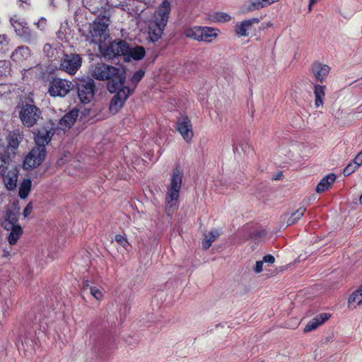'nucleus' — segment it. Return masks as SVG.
Segmentation results:
<instances>
[{
	"mask_svg": "<svg viewBox=\"0 0 362 362\" xmlns=\"http://www.w3.org/2000/svg\"><path fill=\"white\" fill-rule=\"evenodd\" d=\"M325 86L316 84L314 86V95H315V105L319 107L323 105V100L325 95Z\"/></svg>",
	"mask_w": 362,
	"mask_h": 362,
	"instance_id": "obj_24",
	"label": "nucleus"
},
{
	"mask_svg": "<svg viewBox=\"0 0 362 362\" xmlns=\"http://www.w3.org/2000/svg\"><path fill=\"white\" fill-rule=\"evenodd\" d=\"M32 182L30 178L24 179L20 184L18 196L21 199H25L31 190Z\"/></svg>",
	"mask_w": 362,
	"mask_h": 362,
	"instance_id": "obj_26",
	"label": "nucleus"
},
{
	"mask_svg": "<svg viewBox=\"0 0 362 362\" xmlns=\"http://www.w3.org/2000/svg\"><path fill=\"white\" fill-rule=\"evenodd\" d=\"M31 54L30 48L25 45L18 46L12 52L11 58L13 62H22L28 59Z\"/></svg>",
	"mask_w": 362,
	"mask_h": 362,
	"instance_id": "obj_18",
	"label": "nucleus"
},
{
	"mask_svg": "<svg viewBox=\"0 0 362 362\" xmlns=\"http://www.w3.org/2000/svg\"><path fill=\"white\" fill-rule=\"evenodd\" d=\"M88 286V284L86 282L83 286V289H86V288Z\"/></svg>",
	"mask_w": 362,
	"mask_h": 362,
	"instance_id": "obj_54",
	"label": "nucleus"
},
{
	"mask_svg": "<svg viewBox=\"0 0 362 362\" xmlns=\"http://www.w3.org/2000/svg\"><path fill=\"white\" fill-rule=\"evenodd\" d=\"M7 36L6 35H0V45H1L4 42H6Z\"/></svg>",
	"mask_w": 362,
	"mask_h": 362,
	"instance_id": "obj_46",
	"label": "nucleus"
},
{
	"mask_svg": "<svg viewBox=\"0 0 362 362\" xmlns=\"http://www.w3.org/2000/svg\"><path fill=\"white\" fill-rule=\"evenodd\" d=\"M250 21H242L240 24L235 25V33L238 36H247V30L250 28L248 24Z\"/></svg>",
	"mask_w": 362,
	"mask_h": 362,
	"instance_id": "obj_29",
	"label": "nucleus"
},
{
	"mask_svg": "<svg viewBox=\"0 0 362 362\" xmlns=\"http://www.w3.org/2000/svg\"><path fill=\"white\" fill-rule=\"evenodd\" d=\"M183 172L179 166H176L170 175V184L167 187V192L165 195V212L170 214L173 212V208L178 206L177 202L181 189Z\"/></svg>",
	"mask_w": 362,
	"mask_h": 362,
	"instance_id": "obj_3",
	"label": "nucleus"
},
{
	"mask_svg": "<svg viewBox=\"0 0 362 362\" xmlns=\"http://www.w3.org/2000/svg\"><path fill=\"white\" fill-rule=\"evenodd\" d=\"M46 48H49L50 49L51 48V46L49 45V44H46L44 47V50L45 51L46 50Z\"/></svg>",
	"mask_w": 362,
	"mask_h": 362,
	"instance_id": "obj_51",
	"label": "nucleus"
},
{
	"mask_svg": "<svg viewBox=\"0 0 362 362\" xmlns=\"http://www.w3.org/2000/svg\"><path fill=\"white\" fill-rule=\"evenodd\" d=\"M239 148H240L243 151H245V148H246V144H240L237 146L235 143L233 144V150L234 153H238L239 151Z\"/></svg>",
	"mask_w": 362,
	"mask_h": 362,
	"instance_id": "obj_42",
	"label": "nucleus"
},
{
	"mask_svg": "<svg viewBox=\"0 0 362 362\" xmlns=\"http://www.w3.org/2000/svg\"><path fill=\"white\" fill-rule=\"evenodd\" d=\"M8 231H10L7 237L8 243L11 245H16V243L18 242V240L23 234L22 227L20 225H17L14 227H12L11 229H8Z\"/></svg>",
	"mask_w": 362,
	"mask_h": 362,
	"instance_id": "obj_23",
	"label": "nucleus"
},
{
	"mask_svg": "<svg viewBox=\"0 0 362 362\" xmlns=\"http://www.w3.org/2000/svg\"><path fill=\"white\" fill-rule=\"evenodd\" d=\"M306 209L304 206H301L296 211L292 213L289 216L287 214H284L283 216L284 220L286 219L287 226L296 224L304 215Z\"/></svg>",
	"mask_w": 362,
	"mask_h": 362,
	"instance_id": "obj_21",
	"label": "nucleus"
},
{
	"mask_svg": "<svg viewBox=\"0 0 362 362\" xmlns=\"http://www.w3.org/2000/svg\"><path fill=\"white\" fill-rule=\"evenodd\" d=\"M72 88L77 92L81 103H90L94 98L95 83L93 78L87 77L77 78L74 81Z\"/></svg>",
	"mask_w": 362,
	"mask_h": 362,
	"instance_id": "obj_6",
	"label": "nucleus"
},
{
	"mask_svg": "<svg viewBox=\"0 0 362 362\" xmlns=\"http://www.w3.org/2000/svg\"><path fill=\"white\" fill-rule=\"evenodd\" d=\"M11 74V63L8 60H0V77Z\"/></svg>",
	"mask_w": 362,
	"mask_h": 362,
	"instance_id": "obj_31",
	"label": "nucleus"
},
{
	"mask_svg": "<svg viewBox=\"0 0 362 362\" xmlns=\"http://www.w3.org/2000/svg\"><path fill=\"white\" fill-rule=\"evenodd\" d=\"M355 161L359 165H362V151L359 152L357 156L354 158Z\"/></svg>",
	"mask_w": 362,
	"mask_h": 362,
	"instance_id": "obj_43",
	"label": "nucleus"
},
{
	"mask_svg": "<svg viewBox=\"0 0 362 362\" xmlns=\"http://www.w3.org/2000/svg\"><path fill=\"white\" fill-rule=\"evenodd\" d=\"M4 254L3 255L4 257H8L10 255L9 252H8L7 250H4Z\"/></svg>",
	"mask_w": 362,
	"mask_h": 362,
	"instance_id": "obj_50",
	"label": "nucleus"
},
{
	"mask_svg": "<svg viewBox=\"0 0 362 362\" xmlns=\"http://www.w3.org/2000/svg\"><path fill=\"white\" fill-rule=\"evenodd\" d=\"M330 67L327 64L315 62L312 64L311 71L315 80L318 82H322L328 76Z\"/></svg>",
	"mask_w": 362,
	"mask_h": 362,
	"instance_id": "obj_15",
	"label": "nucleus"
},
{
	"mask_svg": "<svg viewBox=\"0 0 362 362\" xmlns=\"http://www.w3.org/2000/svg\"><path fill=\"white\" fill-rule=\"evenodd\" d=\"M360 165L354 159L343 170L344 176H349L354 173Z\"/></svg>",
	"mask_w": 362,
	"mask_h": 362,
	"instance_id": "obj_33",
	"label": "nucleus"
},
{
	"mask_svg": "<svg viewBox=\"0 0 362 362\" xmlns=\"http://www.w3.org/2000/svg\"><path fill=\"white\" fill-rule=\"evenodd\" d=\"M218 34L214 28L207 26H202L200 41L211 42L217 37Z\"/></svg>",
	"mask_w": 362,
	"mask_h": 362,
	"instance_id": "obj_22",
	"label": "nucleus"
},
{
	"mask_svg": "<svg viewBox=\"0 0 362 362\" xmlns=\"http://www.w3.org/2000/svg\"><path fill=\"white\" fill-rule=\"evenodd\" d=\"M10 22L16 34L23 42L29 43L33 40L31 30L25 21L16 19L15 16H13L11 18Z\"/></svg>",
	"mask_w": 362,
	"mask_h": 362,
	"instance_id": "obj_11",
	"label": "nucleus"
},
{
	"mask_svg": "<svg viewBox=\"0 0 362 362\" xmlns=\"http://www.w3.org/2000/svg\"><path fill=\"white\" fill-rule=\"evenodd\" d=\"M145 74V71L142 69H139L134 73L132 77L129 78V81L132 83V86H127L130 88L135 90V88L138 83L142 79Z\"/></svg>",
	"mask_w": 362,
	"mask_h": 362,
	"instance_id": "obj_28",
	"label": "nucleus"
},
{
	"mask_svg": "<svg viewBox=\"0 0 362 362\" xmlns=\"http://www.w3.org/2000/svg\"><path fill=\"white\" fill-rule=\"evenodd\" d=\"M90 294L97 300H100L103 298V292L96 286L90 287Z\"/></svg>",
	"mask_w": 362,
	"mask_h": 362,
	"instance_id": "obj_37",
	"label": "nucleus"
},
{
	"mask_svg": "<svg viewBox=\"0 0 362 362\" xmlns=\"http://www.w3.org/2000/svg\"><path fill=\"white\" fill-rule=\"evenodd\" d=\"M35 146L25 156L23 161L24 168L33 169L40 166L47 155L46 146L51 141L54 133L48 125L42 126L33 132Z\"/></svg>",
	"mask_w": 362,
	"mask_h": 362,
	"instance_id": "obj_2",
	"label": "nucleus"
},
{
	"mask_svg": "<svg viewBox=\"0 0 362 362\" xmlns=\"http://www.w3.org/2000/svg\"><path fill=\"white\" fill-rule=\"evenodd\" d=\"M81 64L82 57L80 54H64L61 59L60 67L63 71L70 74H74L81 66Z\"/></svg>",
	"mask_w": 362,
	"mask_h": 362,
	"instance_id": "obj_10",
	"label": "nucleus"
},
{
	"mask_svg": "<svg viewBox=\"0 0 362 362\" xmlns=\"http://www.w3.org/2000/svg\"><path fill=\"white\" fill-rule=\"evenodd\" d=\"M359 202L361 204H362V194L360 196Z\"/></svg>",
	"mask_w": 362,
	"mask_h": 362,
	"instance_id": "obj_53",
	"label": "nucleus"
},
{
	"mask_svg": "<svg viewBox=\"0 0 362 362\" xmlns=\"http://www.w3.org/2000/svg\"><path fill=\"white\" fill-rule=\"evenodd\" d=\"M355 302L357 303L358 305L362 304V297H361L360 293L356 292V291H354L348 298V303L349 305Z\"/></svg>",
	"mask_w": 362,
	"mask_h": 362,
	"instance_id": "obj_36",
	"label": "nucleus"
},
{
	"mask_svg": "<svg viewBox=\"0 0 362 362\" xmlns=\"http://www.w3.org/2000/svg\"><path fill=\"white\" fill-rule=\"evenodd\" d=\"M16 108L18 109L22 124L26 127H33L42 116L41 110L34 104L33 100L30 103L22 102Z\"/></svg>",
	"mask_w": 362,
	"mask_h": 362,
	"instance_id": "obj_7",
	"label": "nucleus"
},
{
	"mask_svg": "<svg viewBox=\"0 0 362 362\" xmlns=\"http://www.w3.org/2000/svg\"><path fill=\"white\" fill-rule=\"evenodd\" d=\"M245 21H250L248 25L250 27L253 23H258L259 22V18H252L247 20H245Z\"/></svg>",
	"mask_w": 362,
	"mask_h": 362,
	"instance_id": "obj_44",
	"label": "nucleus"
},
{
	"mask_svg": "<svg viewBox=\"0 0 362 362\" xmlns=\"http://www.w3.org/2000/svg\"><path fill=\"white\" fill-rule=\"evenodd\" d=\"M46 21H47L46 18L44 17H42L36 23V25L37 26V28L43 29L45 27Z\"/></svg>",
	"mask_w": 362,
	"mask_h": 362,
	"instance_id": "obj_41",
	"label": "nucleus"
},
{
	"mask_svg": "<svg viewBox=\"0 0 362 362\" xmlns=\"http://www.w3.org/2000/svg\"><path fill=\"white\" fill-rule=\"evenodd\" d=\"M170 11L169 1L163 0L156 10L154 23L149 26L148 39L151 42H156L161 37L168 21Z\"/></svg>",
	"mask_w": 362,
	"mask_h": 362,
	"instance_id": "obj_4",
	"label": "nucleus"
},
{
	"mask_svg": "<svg viewBox=\"0 0 362 362\" xmlns=\"http://www.w3.org/2000/svg\"><path fill=\"white\" fill-rule=\"evenodd\" d=\"M279 0H263L264 3V5L266 6L274 3V2H276L278 1Z\"/></svg>",
	"mask_w": 362,
	"mask_h": 362,
	"instance_id": "obj_47",
	"label": "nucleus"
},
{
	"mask_svg": "<svg viewBox=\"0 0 362 362\" xmlns=\"http://www.w3.org/2000/svg\"><path fill=\"white\" fill-rule=\"evenodd\" d=\"M33 204L29 202L23 211V215L25 218H27L32 212Z\"/></svg>",
	"mask_w": 362,
	"mask_h": 362,
	"instance_id": "obj_38",
	"label": "nucleus"
},
{
	"mask_svg": "<svg viewBox=\"0 0 362 362\" xmlns=\"http://www.w3.org/2000/svg\"><path fill=\"white\" fill-rule=\"evenodd\" d=\"M24 135L19 129L10 132L6 138L7 145L0 152V169L4 172L5 164H10L16 156Z\"/></svg>",
	"mask_w": 362,
	"mask_h": 362,
	"instance_id": "obj_5",
	"label": "nucleus"
},
{
	"mask_svg": "<svg viewBox=\"0 0 362 362\" xmlns=\"http://www.w3.org/2000/svg\"><path fill=\"white\" fill-rule=\"evenodd\" d=\"M217 236V232L211 231L207 235H206L205 240L202 241V247L205 250L209 248L211 243L216 240Z\"/></svg>",
	"mask_w": 362,
	"mask_h": 362,
	"instance_id": "obj_32",
	"label": "nucleus"
},
{
	"mask_svg": "<svg viewBox=\"0 0 362 362\" xmlns=\"http://www.w3.org/2000/svg\"><path fill=\"white\" fill-rule=\"evenodd\" d=\"M50 4L53 6H56L55 4H54V0H50Z\"/></svg>",
	"mask_w": 362,
	"mask_h": 362,
	"instance_id": "obj_52",
	"label": "nucleus"
},
{
	"mask_svg": "<svg viewBox=\"0 0 362 362\" xmlns=\"http://www.w3.org/2000/svg\"><path fill=\"white\" fill-rule=\"evenodd\" d=\"M263 263L264 262L262 260L256 262L255 267L254 268L255 273H260L262 271Z\"/></svg>",
	"mask_w": 362,
	"mask_h": 362,
	"instance_id": "obj_40",
	"label": "nucleus"
},
{
	"mask_svg": "<svg viewBox=\"0 0 362 362\" xmlns=\"http://www.w3.org/2000/svg\"><path fill=\"white\" fill-rule=\"evenodd\" d=\"M115 240L122 246L125 250L129 251L131 248V244L128 241L127 237H124L120 234H117L115 236Z\"/></svg>",
	"mask_w": 362,
	"mask_h": 362,
	"instance_id": "obj_30",
	"label": "nucleus"
},
{
	"mask_svg": "<svg viewBox=\"0 0 362 362\" xmlns=\"http://www.w3.org/2000/svg\"><path fill=\"white\" fill-rule=\"evenodd\" d=\"M214 21L219 23L228 22L230 20V15L223 12H216L213 16Z\"/></svg>",
	"mask_w": 362,
	"mask_h": 362,
	"instance_id": "obj_35",
	"label": "nucleus"
},
{
	"mask_svg": "<svg viewBox=\"0 0 362 362\" xmlns=\"http://www.w3.org/2000/svg\"><path fill=\"white\" fill-rule=\"evenodd\" d=\"M356 291V292H358L361 295V297H362V284L360 285V286Z\"/></svg>",
	"mask_w": 362,
	"mask_h": 362,
	"instance_id": "obj_48",
	"label": "nucleus"
},
{
	"mask_svg": "<svg viewBox=\"0 0 362 362\" xmlns=\"http://www.w3.org/2000/svg\"><path fill=\"white\" fill-rule=\"evenodd\" d=\"M73 84L74 83L68 80L54 78L49 83L48 93L53 97H64L71 89H73Z\"/></svg>",
	"mask_w": 362,
	"mask_h": 362,
	"instance_id": "obj_9",
	"label": "nucleus"
},
{
	"mask_svg": "<svg viewBox=\"0 0 362 362\" xmlns=\"http://www.w3.org/2000/svg\"><path fill=\"white\" fill-rule=\"evenodd\" d=\"M91 76L99 81H107V90L110 93H115L110 102L109 110L114 114L117 113L134 93V89L125 86V68L99 62L93 66Z\"/></svg>",
	"mask_w": 362,
	"mask_h": 362,
	"instance_id": "obj_1",
	"label": "nucleus"
},
{
	"mask_svg": "<svg viewBox=\"0 0 362 362\" xmlns=\"http://www.w3.org/2000/svg\"><path fill=\"white\" fill-rule=\"evenodd\" d=\"M107 6L106 0H90L86 7L92 13L98 14L100 18V16L106 11Z\"/></svg>",
	"mask_w": 362,
	"mask_h": 362,
	"instance_id": "obj_19",
	"label": "nucleus"
},
{
	"mask_svg": "<svg viewBox=\"0 0 362 362\" xmlns=\"http://www.w3.org/2000/svg\"><path fill=\"white\" fill-rule=\"evenodd\" d=\"M331 317V315L327 313H320L310 320L304 327L305 333L310 332L317 329Z\"/></svg>",
	"mask_w": 362,
	"mask_h": 362,
	"instance_id": "obj_16",
	"label": "nucleus"
},
{
	"mask_svg": "<svg viewBox=\"0 0 362 362\" xmlns=\"http://www.w3.org/2000/svg\"><path fill=\"white\" fill-rule=\"evenodd\" d=\"M129 50L130 47L128 43L124 40L119 39L110 44L106 49V54L112 58L122 56L127 60Z\"/></svg>",
	"mask_w": 362,
	"mask_h": 362,
	"instance_id": "obj_12",
	"label": "nucleus"
},
{
	"mask_svg": "<svg viewBox=\"0 0 362 362\" xmlns=\"http://www.w3.org/2000/svg\"><path fill=\"white\" fill-rule=\"evenodd\" d=\"M263 0H250V4L247 7L248 11H253L259 10L262 8L265 7Z\"/></svg>",
	"mask_w": 362,
	"mask_h": 362,
	"instance_id": "obj_34",
	"label": "nucleus"
},
{
	"mask_svg": "<svg viewBox=\"0 0 362 362\" xmlns=\"http://www.w3.org/2000/svg\"><path fill=\"white\" fill-rule=\"evenodd\" d=\"M319 0H310L308 4V12L312 11V7L314 4H315Z\"/></svg>",
	"mask_w": 362,
	"mask_h": 362,
	"instance_id": "obj_45",
	"label": "nucleus"
},
{
	"mask_svg": "<svg viewBox=\"0 0 362 362\" xmlns=\"http://www.w3.org/2000/svg\"><path fill=\"white\" fill-rule=\"evenodd\" d=\"M282 176V173H279L276 175V177L274 178V180H279L281 178V177Z\"/></svg>",
	"mask_w": 362,
	"mask_h": 362,
	"instance_id": "obj_49",
	"label": "nucleus"
},
{
	"mask_svg": "<svg viewBox=\"0 0 362 362\" xmlns=\"http://www.w3.org/2000/svg\"><path fill=\"white\" fill-rule=\"evenodd\" d=\"M262 261L266 263L272 264L275 262V257L272 255L267 254L263 257Z\"/></svg>",
	"mask_w": 362,
	"mask_h": 362,
	"instance_id": "obj_39",
	"label": "nucleus"
},
{
	"mask_svg": "<svg viewBox=\"0 0 362 362\" xmlns=\"http://www.w3.org/2000/svg\"><path fill=\"white\" fill-rule=\"evenodd\" d=\"M105 18L104 15L102 18L98 17L90 25L91 41L95 44L103 43L107 39L108 35V24L104 22Z\"/></svg>",
	"mask_w": 362,
	"mask_h": 362,
	"instance_id": "obj_8",
	"label": "nucleus"
},
{
	"mask_svg": "<svg viewBox=\"0 0 362 362\" xmlns=\"http://www.w3.org/2000/svg\"><path fill=\"white\" fill-rule=\"evenodd\" d=\"M336 175L334 173H329L322 179L320 180L316 187V192L317 193H322L329 189L335 182Z\"/></svg>",
	"mask_w": 362,
	"mask_h": 362,
	"instance_id": "obj_20",
	"label": "nucleus"
},
{
	"mask_svg": "<svg viewBox=\"0 0 362 362\" xmlns=\"http://www.w3.org/2000/svg\"><path fill=\"white\" fill-rule=\"evenodd\" d=\"M78 116V110L74 108L69 112L66 113L59 121V127L62 129L71 128L75 123Z\"/></svg>",
	"mask_w": 362,
	"mask_h": 362,
	"instance_id": "obj_17",
	"label": "nucleus"
},
{
	"mask_svg": "<svg viewBox=\"0 0 362 362\" xmlns=\"http://www.w3.org/2000/svg\"><path fill=\"white\" fill-rule=\"evenodd\" d=\"M175 128L187 143L192 141L194 136L192 124L187 115H182L177 119Z\"/></svg>",
	"mask_w": 362,
	"mask_h": 362,
	"instance_id": "obj_13",
	"label": "nucleus"
},
{
	"mask_svg": "<svg viewBox=\"0 0 362 362\" xmlns=\"http://www.w3.org/2000/svg\"><path fill=\"white\" fill-rule=\"evenodd\" d=\"M146 51L141 46H136L134 48L130 47L129 52H128L127 56V60L133 59L134 60H140L145 56Z\"/></svg>",
	"mask_w": 362,
	"mask_h": 362,
	"instance_id": "obj_25",
	"label": "nucleus"
},
{
	"mask_svg": "<svg viewBox=\"0 0 362 362\" xmlns=\"http://www.w3.org/2000/svg\"><path fill=\"white\" fill-rule=\"evenodd\" d=\"M201 28L202 26H194L192 28H189L184 31V34L188 38L200 41Z\"/></svg>",
	"mask_w": 362,
	"mask_h": 362,
	"instance_id": "obj_27",
	"label": "nucleus"
},
{
	"mask_svg": "<svg viewBox=\"0 0 362 362\" xmlns=\"http://www.w3.org/2000/svg\"><path fill=\"white\" fill-rule=\"evenodd\" d=\"M19 211H13L11 209H6L4 214L1 218V225L4 229L8 230L17 225L18 221Z\"/></svg>",
	"mask_w": 362,
	"mask_h": 362,
	"instance_id": "obj_14",
	"label": "nucleus"
}]
</instances>
